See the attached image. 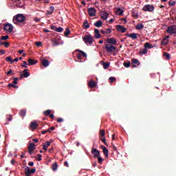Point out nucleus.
Listing matches in <instances>:
<instances>
[{"instance_id":"obj_1","label":"nucleus","mask_w":176,"mask_h":176,"mask_svg":"<svg viewBox=\"0 0 176 176\" xmlns=\"http://www.w3.org/2000/svg\"><path fill=\"white\" fill-rule=\"evenodd\" d=\"M27 20V18L23 14H17L14 16L12 21L14 24H18V23H24Z\"/></svg>"},{"instance_id":"obj_2","label":"nucleus","mask_w":176,"mask_h":176,"mask_svg":"<svg viewBox=\"0 0 176 176\" xmlns=\"http://www.w3.org/2000/svg\"><path fill=\"white\" fill-rule=\"evenodd\" d=\"M82 41L86 45H93V36L91 34H87L82 37Z\"/></svg>"},{"instance_id":"obj_3","label":"nucleus","mask_w":176,"mask_h":176,"mask_svg":"<svg viewBox=\"0 0 176 176\" xmlns=\"http://www.w3.org/2000/svg\"><path fill=\"white\" fill-rule=\"evenodd\" d=\"M143 12H153L155 10V6L153 5L147 4L142 8Z\"/></svg>"},{"instance_id":"obj_4","label":"nucleus","mask_w":176,"mask_h":176,"mask_svg":"<svg viewBox=\"0 0 176 176\" xmlns=\"http://www.w3.org/2000/svg\"><path fill=\"white\" fill-rule=\"evenodd\" d=\"M107 53H112L116 50V47L111 45V44H106L104 47Z\"/></svg>"},{"instance_id":"obj_5","label":"nucleus","mask_w":176,"mask_h":176,"mask_svg":"<svg viewBox=\"0 0 176 176\" xmlns=\"http://www.w3.org/2000/svg\"><path fill=\"white\" fill-rule=\"evenodd\" d=\"M76 52H77L78 53L80 54H77V58L78 60H79L80 61L82 60V57H87V54H86V53L80 50H76Z\"/></svg>"},{"instance_id":"obj_6","label":"nucleus","mask_w":176,"mask_h":176,"mask_svg":"<svg viewBox=\"0 0 176 176\" xmlns=\"http://www.w3.org/2000/svg\"><path fill=\"white\" fill-rule=\"evenodd\" d=\"M38 126H39V124L36 121H32V122H30L29 129H30L32 131H34L35 130H36V129H38Z\"/></svg>"},{"instance_id":"obj_7","label":"nucleus","mask_w":176,"mask_h":176,"mask_svg":"<svg viewBox=\"0 0 176 176\" xmlns=\"http://www.w3.org/2000/svg\"><path fill=\"white\" fill-rule=\"evenodd\" d=\"M167 34H176V25H170L166 30Z\"/></svg>"},{"instance_id":"obj_8","label":"nucleus","mask_w":176,"mask_h":176,"mask_svg":"<svg viewBox=\"0 0 176 176\" xmlns=\"http://www.w3.org/2000/svg\"><path fill=\"white\" fill-rule=\"evenodd\" d=\"M97 13V10L94 8H89L88 9V14L89 15L90 17H94Z\"/></svg>"},{"instance_id":"obj_9","label":"nucleus","mask_w":176,"mask_h":176,"mask_svg":"<svg viewBox=\"0 0 176 176\" xmlns=\"http://www.w3.org/2000/svg\"><path fill=\"white\" fill-rule=\"evenodd\" d=\"M4 30L8 32H13V25L10 23H6L4 25Z\"/></svg>"},{"instance_id":"obj_10","label":"nucleus","mask_w":176,"mask_h":176,"mask_svg":"<svg viewBox=\"0 0 176 176\" xmlns=\"http://www.w3.org/2000/svg\"><path fill=\"white\" fill-rule=\"evenodd\" d=\"M137 35H140L137 33H132V34H126L125 36H128V38H131V39H138V36Z\"/></svg>"},{"instance_id":"obj_11","label":"nucleus","mask_w":176,"mask_h":176,"mask_svg":"<svg viewBox=\"0 0 176 176\" xmlns=\"http://www.w3.org/2000/svg\"><path fill=\"white\" fill-rule=\"evenodd\" d=\"M140 64L141 63H140V60H138V59H132V65L134 68H137V67H138V65H140Z\"/></svg>"},{"instance_id":"obj_12","label":"nucleus","mask_w":176,"mask_h":176,"mask_svg":"<svg viewBox=\"0 0 176 176\" xmlns=\"http://www.w3.org/2000/svg\"><path fill=\"white\" fill-rule=\"evenodd\" d=\"M108 16H109V14L105 11H102L100 12V17L102 20H107L108 19Z\"/></svg>"},{"instance_id":"obj_13","label":"nucleus","mask_w":176,"mask_h":176,"mask_svg":"<svg viewBox=\"0 0 176 176\" xmlns=\"http://www.w3.org/2000/svg\"><path fill=\"white\" fill-rule=\"evenodd\" d=\"M51 30H53L54 31H56V32H63V31H64V28H63L61 27L57 28L54 25L51 26Z\"/></svg>"},{"instance_id":"obj_14","label":"nucleus","mask_w":176,"mask_h":176,"mask_svg":"<svg viewBox=\"0 0 176 176\" xmlns=\"http://www.w3.org/2000/svg\"><path fill=\"white\" fill-rule=\"evenodd\" d=\"M117 30L119 31L120 32L124 33L126 31H127V29L122 25H118Z\"/></svg>"},{"instance_id":"obj_15","label":"nucleus","mask_w":176,"mask_h":176,"mask_svg":"<svg viewBox=\"0 0 176 176\" xmlns=\"http://www.w3.org/2000/svg\"><path fill=\"white\" fill-rule=\"evenodd\" d=\"M107 42L111 45H118V41L115 39V38H110L107 39Z\"/></svg>"},{"instance_id":"obj_16","label":"nucleus","mask_w":176,"mask_h":176,"mask_svg":"<svg viewBox=\"0 0 176 176\" xmlns=\"http://www.w3.org/2000/svg\"><path fill=\"white\" fill-rule=\"evenodd\" d=\"M28 63V65H35L36 64H38V60L29 58Z\"/></svg>"},{"instance_id":"obj_17","label":"nucleus","mask_w":176,"mask_h":176,"mask_svg":"<svg viewBox=\"0 0 176 176\" xmlns=\"http://www.w3.org/2000/svg\"><path fill=\"white\" fill-rule=\"evenodd\" d=\"M100 32L101 34H103V35H108V34H111V32H112V30H111V28L101 30Z\"/></svg>"},{"instance_id":"obj_18","label":"nucleus","mask_w":176,"mask_h":176,"mask_svg":"<svg viewBox=\"0 0 176 176\" xmlns=\"http://www.w3.org/2000/svg\"><path fill=\"white\" fill-rule=\"evenodd\" d=\"M94 25H95V27H96L97 28H100L102 27V21L99 20V21L95 22L94 23Z\"/></svg>"},{"instance_id":"obj_19","label":"nucleus","mask_w":176,"mask_h":176,"mask_svg":"<svg viewBox=\"0 0 176 176\" xmlns=\"http://www.w3.org/2000/svg\"><path fill=\"white\" fill-rule=\"evenodd\" d=\"M96 85H97V83L96 82V81L93 80H91L88 83V86H89V87H91V88L96 87Z\"/></svg>"},{"instance_id":"obj_20","label":"nucleus","mask_w":176,"mask_h":176,"mask_svg":"<svg viewBox=\"0 0 176 176\" xmlns=\"http://www.w3.org/2000/svg\"><path fill=\"white\" fill-rule=\"evenodd\" d=\"M55 129H56V127L52 126L47 130L42 131L41 133H52V131H54L55 130ZM50 130H51V131H50Z\"/></svg>"},{"instance_id":"obj_21","label":"nucleus","mask_w":176,"mask_h":176,"mask_svg":"<svg viewBox=\"0 0 176 176\" xmlns=\"http://www.w3.org/2000/svg\"><path fill=\"white\" fill-rule=\"evenodd\" d=\"M42 64H43V67H49L50 63L49 62V60L44 59L42 61Z\"/></svg>"},{"instance_id":"obj_22","label":"nucleus","mask_w":176,"mask_h":176,"mask_svg":"<svg viewBox=\"0 0 176 176\" xmlns=\"http://www.w3.org/2000/svg\"><path fill=\"white\" fill-rule=\"evenodd\" d=\"M83 27H84V28H85V30L90 28V24H89V21H87V20H85L84 21Z\"/></svg>"},{"instance_id":"obj_23","label":"nucleus","mask_w":176,"mask_h":176,"mask_svg":"<svg viewBox=\"0 0 176 176\" xmlns=\"http://www.w3.org/2000/svg\"><path fill=\"white\" fill-rule=\"evenodd\" d=\"M52 46H58V45H60V42H58L56 38H52Z\"/></svg>"},{"instance_id":"obj_24","label":"nucleus","mask_w":176,"mask_h":176,"mask_svg":"<svg viewBox=\"0 0 176 176\" xmlns=\"http://www.w3.org/2000/svg\"><path fill=\"white\" fill-rule=\"evenodd\" d=\"M27 71H28L27 69H25L23 71V78H28V76H30V72H28Z\"/></svg>"},{"instance_id":"obj_25","label":"nucleus","mask_w":176,"mask_h":176,"mask_svg":"<svg viewBox=\"0 0 176 176\" xmlns=\"http://www.w3.org/2000/svg\"><path fill=\"white\" fill-rule=\"evenodd\" d=\"M136 30H138L139 31H141L144 28V25L142 23H139L135 25Z\"/></svg>"},{"instance_id":"obj_26","label":"nucleus","mask_w":176,"mask_h":176,"mask_svg":"<svg viewBox=\"0 0 176 176\" xmlns=\"http://www.w3.org/2000/svg\"><path fill=\"white\" fill-rule=\"evenodd\" d=\"M144 47L148 50V49H152L153 47L151 43L146 42L144 43Z\"/></svg>"},{"instance_id":"obj_27","label":"nucleus","mask_w":176,"mask_h":176,"mask_svg":"<svg viewBox=\"0 0 176 176\" xmlns=\"http://www.w3.org/2000/svg\"><path fill=\"white\" fill-rule=\"evenodd\" d=\"M19 115L22 118H24V116H25V115H27V111H25V110H21L19 111Z\"/></svg>"},{"instance_id":"obj_28","label":"nucleus","mask_w":176,"mask_h":176,"mask_svg":"<svg viewBox=\"0 0 176 176\" xmlns=\"http://www.w3.org/2000/svg\"><path fill=\"white\" fill-rule=\"evenodd\" d=\"M164 56H165L166 60H170L171 58V55L168 52H164Z\"/></svg>"},{"instance_id":"obj_29","label":"nucleus","mask_w":176,"mask_h":176,"mask_svg":"<svg viewBox=\"0 0 176 176\" xmlns=\"http://www.w3.org/2000/svg\"><path fill=\"white\" fill-rule=\"evenodd\" d=\"M148 53V50L145 47L142 49L140 52L139 54H146Z\"/></svg>"},{"instance_id":"obj_30","label":"nucleus","mask_w":176,"mask_h":176,"mask_svg":"<svg viewBox=\"0 0 176 176\" xmlns=\"http://www.w3.org/2000/svg\"><path fill=\"white\" fill-rule=\"evenodd\" d=\"M71 34V30H69V28H67L65 31V36H68V35Z\"/></svg>"},{"instance_id":"obj_31","label":"nucleus","mask_w":176,"mask_h":176,"mask_svg":"<svg viewBox=\"0 0 176 176\" xmlns=\"http://www.w3.org/2000/svg\"><path fill=\"white\" fill-rule=\"evenodd\" d=\"M109 62H106L103 63V68L104 69H108L109 68Z\"/></svg>"},{"instance_id":"obj_32","label":"nucleus","mask_w":176,"mask_h":176,"mask_svg":"<svg viewBox=\"0 0 176 176\" xmlns=\"http://www.w3.org/2000/svg\"><path fill=\"white\" fill-rule=\"evenodd\" d=\"M131 65V62H124L123 65L125 67V68L130 67V65Z\"/></svg>"},{"instance_id":"obj_33","label":"nucleus","mask_w":176,"mask_h":176,"mask_svg":"<svg viewBox=\"0 0 176 176\" xmlns=\"http://www.w3.org/2000/svg\"><path fill=\"white\" fill-rule=\"evenodd\" d=\"M167 43H168V40H167V38H163V40L162 41V45H164V46H166Z\"/></svg>"},{"instance_id":"obj_34","label":"nucleus","mask_w":176,"mask_h":176,"mask_svg":"<svg viewBox=\"0 0 176 176\" xmlns=\"http://www.w3.org/2000/svg\"><path fill=\"white\" fill-rule=\"evenodd\" d=\"M117 13H118V16H122V14H123V13H124V11L120 8H118L117 10Z\"/></svg>"},{"instance_id":"obj_35","label":"nucleus","mask_w":176,"mask_h":176,"mask_svg":"<svg viewBox=\"0 0 176 176\" xmlns=\"http://www.w3.org/2000/svg\"><path fill=\"white\" fill-rule=\"evenodd\" d=\"M6 61L10 63V64H13V60H12L11 56L6 57Z\"/></svg>"},{"instance_id":"obj_36","label":"nucleus","mask_w":176,"mask_h":176,"mask_svg":"<svg viewBox=\"0 0 176 176\" xmlns=\"http://www.w3.org/2000/svg\"><path fill=\"white\" fill-rule=\"evenodd\" d=\"M95 39H100V38H102V35L100 33H96L94 34Z\"/></svg>"},{"instance_id":"obj_37","label":"nucleus","mask_w":176,"mask_h":176,"mask_svg":"<svg viewBox=\"0 0 176 176\" xmlns=\"http://www.w3.org/2000/svg\"><path fill=\"white\" fill-rule=\"evenodd\" d=\"M8 39H9V36L8 35L1 36L0 41H6Z\"/></svg>"},{"instance_id":"obj_38","label":"nucleus","mask_w":176,"mask_h":176,"mask_svg":"<svg viewBox=\"0 0 176 176\" xmlns=\"http://www.w3.org/2000/svg\"><path fill=\"white\" fill-rule=\"evenodd\" d=\"M43 113L45 116H49V115H50V113H52V110H47L43 111Z\"/></svg>"},{"instance_id":"obj_39","label":"nucleus","mask_w":176,"mask_h":176,"mask_svg":"<svg viewBox=\"0 0 176 176\" xmlns=\"http://www.w3.org/2000/svg\"><path fill=\"white\" fill-rule=\"evenodd\" d=\"M21 65L23 68H28V66H27L28 65V63H27V61L25 60L23 61V65Z\"/></svg>"},{"instance_id":"obj_40","label":"nucleus","mask_w":176,"mask_h":176,"mask_svg":"<svg viewBox=\"0 0 176 176\" xmlns=\"http://www.w3.org/2000/svg\"><path fill=\"white\" fill-rule=\"evenodd\" d=\"M8 87H14V89H17L19 87V86H16L13 83L12 84L9 83L8 84Z\"/></svg>"},{"instance_id":"obj_41","label":"nucleus","mask_w":176,"mask_h":176,"mask_svg":"<svg viewBox=\"0 0 176 176\" xmlns=\"http://www.w3.org/2000/svg\"><path fill=\"white\" fill-rule=\"evenodd\" d=\"M1 45H3L6 47H9V46H10V44L8 42H2Z\"/></svg>"},{"instance_id":"obj_42","label":"nucleus","mask_w":176,"mask_h":176,"mask_svg":"<svg viewBox=\"0 0 176 176\" xmlns=\"http://www.w3.org/2000/svg\"><path fill=\"white\" fill-rule=\"evenodd\" d=\"M168 5H169V6H175L176 2L170 1L169 3H168Z\"/></svg>"},{"instance_id":"obj_43","label":"nucleus","mask_w":176,"mask_h":176,"mask_svg":"<svg viewBox=\"0 0 176 176\" xmlns=\"http://www.w3.org/2000/svg\"><path fill=\"white\" fill-rule=\"evenodd\" d=\"M109 80H110V83H113V82H115V80H116V78L115 77H109Z\"/></svg>"},{"instance_id":"obj_44","label":"nucleus","mask_w":176,"mask_h":176,"mask_svg":"<svg viewBox=\"0 0 176 176\" xmlns=\"http://www.w3.org/2000/svg\"><path fill=\"white\" fill-rule=\"evenodd\" d=\"M36 46H37V47H41V46H42V43L40 41L36 42Z\"/></svg>"},{"instance_id":"obj_45","label":"nucleus","mask_w":176,"mask_h":176,"mask_svg":"<svg viewBox=\"0 0 176 176\" xmlns=\"http://www.w3.org/2000/svg\"><path fill=\"white\" fill-rule=\"evenodd\" d=\"M56 122L58 123H61V122H64V119H63L61 118H59L57 119Z\"/></svg>"},{"instance_id":"obj_46","label":"nucleus","mask_w":176,"mask_h":176,"mask_svg":"<svg viewBox=\"0 0 176 176\" xmlns=\"http://www.w3.org/2000/svg\"><path fill=\"white\" fill-rule=\"evenodd\" d=\"M133 16L135 17V19L138 18V14L137 12H133Z\"/></svg>"},{"instance_id":"obj_47","label":"nucleus","mask_w":176,"mask_h":176,"mask_svg":"<svg viewBox=\"0 0 176 176\" xmlns=\"http://www.w3.org/2000/svg\"><path fill=\"white\" fill-rule=\"evenodd\" d=\"M10 74H13V71L12 69H10L8 72H7V76H10Z\"/></svg>"},{"instance_id":"obj_48","label":"nucleus","mask_w":176,"mask_h":176,"mask_svg":"<svg viewBox=\"0 0 176 176\" xmlns=\"http://www.w3.org/2000/svg\"><path fill=\"white\" fill-rule=\"evenodd\" d=\"M34 21H36V23H41V20L38 18H35Z\"/></svg>"},{"instance_id":"obj_49","label":"nucleus","mask_w":176,"mask_h":176,"mask_svg":"<svg viewBox=\"0 0 176 176\" xmlns=\"http://www.w3.org/2000/svg\"><path fill=\"white\" fill-rule=\"evenodd\" d=\"M95 34H100V30L98 29H94Z\"/></svg>"},{"instance_id":"obj_50","label":"nucleus","mask_w":176,"mask_h":176,"mask_svg":"<svg viewBox=\"0 0 176 176\" xmlns=\"http://www.w3.org/2000/svg\"><path fill=\"white\" fill-rule=\"evenodd\" d=\"M50 11L53 12L54 11V8L53 6H50Z\"/></svg>"},{"instance_id":"obj_51","label":"nucleus","mask_w":176,"mask_h":176,"mask_svg":"<svg viewBox=\"0 0 176 176\" xmlns=\"http://www.w3.org/2000/svg\"><path fill=\"white\" fill-rule=\"evenodd\" d=\"M18 53H19V54H23L24 53V50H21L18 51Z\"/></svg>"},{"instance_id":"obj_52","label":"nucleus","mask_w":176,"mask_h":176,"mask_svg":"<svg viewBox=\"0 0 176 176\" xmlns=\"http://www.w3.org/2000/svg\"><path fill=\"white\" fill-rule=\"evenodd\" d=\"M48 116H49L51 119H54V115H53V114H50Z\"/></svg>"},{"instance_id":"obj_53","label":"nucleus","mask_w":176,"mask_h":176,"mask_svg":"<svg viewBox=\"0 0 176 176\" xmlns=\"http://www.w3.org/2000/svg\"><path fill=\"white\" fill-rule=\"evenodd\" d=\"M47 14H49V16H51V14H53V12L52 11H47Z\"/></svg>"},{"instance_id":"obj_54","label":"nucleus","mask_w":176,"mask_h":176,"mask_svg":"<svg viewBox=\"0 0 176 176\" xmlns=\"http://www.w3.org/2000/svg\"><path fill=\"white\" fill-rule=\"evenodd\" d=\"M121 20H122V21H124V24H126V23H127V19H126V18H123Z\"/></svg>"},{"instance_id":"obj_55","label":"nucleus","mask_w":176,"mask_h":176,"mask_svg":"<svg viewBox=\"0 0 176 176\" xmlns=\"http://www.w3.org/2000/svg\"><path fill=\"white\" fill-rule=\"evenodd\" d=\"M13 63H17L19 61V58H16L15 59L12 60Z\"/></svg>"},{"instance_id":"obj_56","label":"nucleus","mask_w":176,"mask_h":176,"mask_svg":"<svg viewBox=\"0 0 176 176\" xmlns=\"http://www.w3.org/2000/svg\"><path fill=\"white\" fill-rule=\"evenodd\" d=\"M43 32H50V31L47 29H43Z\"/></svg>"},{"instance_id":"obj_57","label":"nucleus","mask_w":176,"mask_h":176,"mask_svg":"<svg viewBox=\"0 0 176 176\" xmlns=\"http://www.w3.org/2000/svg\"><path fill=\"white\" fill-rule=\"evenodd\" d=\"M12 2H20L21 0H11Z\"/></svg>"},{"instance_id":"obj_58","label":"nucleus","mask_w":176,"mask_h":176,"mask_svg":"<svg viewBox=\"0 0 176 176\" xmlns=\"http://www.w3.org/2000/svg\"><path fill=\"white\" fill-rule=\"evenodd\" d=\"M109 23H113V19H111L109 21Z\"/></svg>"},{"instance_id":"obj_59","label":"nucleus","mask_w":176,"mask_h":176,"mask_svg":"<svg viewBox=\"0 0 176 176\" xmlns=\"http://www.w3.org/2000/svg\"><path fill=\"white\" fill-rule=\"evenodd\" d=\"M14 80H15L16 82H17V80H19V78H17V77L14 78Z\"/></svg>"},{"instance_id":"obj_60","label":"nucleus","mask_w":176,"mask_h":176,"mask_svg":"<svg viewBox=\"0 0 176 176\" xmlns=\"http://www.w3.org/2000/svg\"><path fill=\"white\" fill-rule=\"evenodd\" d=\"M12 84H13V85H17V81H15V80H14Z\"/></svg>"},{"instance_id":"obj_61","label":"nucleus","mask_w":176,"mask_h":176,"mask_svg":"<svg viewBox=\"0 0 176 176\" xmlns=\"http://www.w3.org/2000/svg\"><path fill=\"white\" fill-rule=\"evenodd\" d=\"M100 133H105V130L102 129V130L100 131Z\"/></svg>"},{"instance_id":"obj_62","label":"nucleus","mask_w":176,"mask_h":176,"mask_svg":"<svg viewBox=\"0 0 176 176\" xmlns=\"http://www.w3.org/2000/svg\"><path fill=\"white\" fill-rule=\"evenodd\" d=\"M99 43H100V44L104 43V41L100 40V41H99Z\"/></svg>"},{"instance_id":"obj_63","label":"nucleus","mask_w":176,"mask_h":176,"mask_svg":"<svg viewBox=\"0 0 176 176\" xmlns=\"http://www.w3.org/2000/svg\"><path fill=\"white\" fill-rule=\"evenodd\" d=\"M81 3H82V5H84V6L86 5V2L83 1H81Z\"/></svg>"},{"instance_id":"obj_64","label":"nucleus","mask_w":176,"mask_h":176,"mask_svg":"<svg viewBox=\"0 0 176 176\" xmlns=\"http://www.w3.org/2000/svg\"><path fill=\"white\" fill-rule=\"evenodd\" d=\"M173 45H174V46H175V45H176V40L173 41Z\"/></svg>"}]
</instances>
